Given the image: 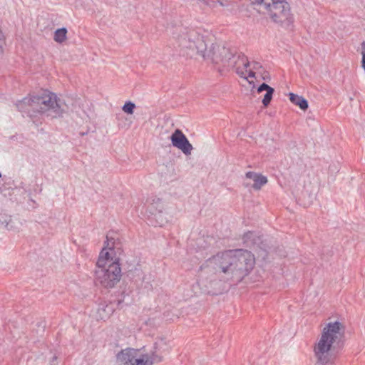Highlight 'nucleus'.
Listing matches in <instances>:
<instances>
[{"mask_svg":"<svg viewBox=\"0 0 365 365\" xmlns=\"http://www.w3.org/2000/svg\"><path fill=\"white\" fill-rule=\"evenodd\" d=\"M254 264V255L245 250L218 252L200 266L197 284L204 292H210V289L216 288L222 274L225 280L240 282Z\"/></svg>","mask_w":365,"mask_h":365,"instance_id":"f257e3e1","label":"nucleus"},{"mask_svg":"<svg viewBox=\"0 0 365 365\" xmlns=\"http://www.w3.org/2000/svg\"><path fill=\"white\" fill-rule=\"evenodd\" d=\"M361 55H362V59H361V67L363 68L364 72H365V41H363L361 43Z\"/></svg>","mask_w":365,"mask_h":365,"instance_id":"aec40b11","label":"nucleus"},{"mask_svg":"<svg viewBox=\"0 0 365 365\" xmlns=\"http://www.w3.org/2000/svg\"><path fill=\"white\" fill-rule=\"evenodd\" d=\"M0 178H1V173H0Z\"/></svg>","mask_w":365,"mask_h":365,"instance_id":"b1692460","label":"nucleus"},{"mask_svg":"<svg viewBox=\"0 0 365 365\" xmlns=\"http://www.w3.org/2000/svg\"><path fill=\"white\" fill-rule=\"evenodd\" d=\"M344 326L339 322H329L313 346L317 365H334L343 346Z\"/></svg>","mask_w":365,"mask_h":365,"instance_id":"f03ea898","label":"nucleus"},{"mask_svg":"<svg viewBox=\"0 0 365 365\" xmlns=\"http://www.w3.org/2000/svg\"><path fill=\"white\" fill-rule=\"evenodd\" d=\"M262 68V66L260 63L257 61H253L252 63H250V67L248 68V73H247V78H255V74L259 72Z\"/></svg>","mask_w":365,"mask_h":365,"instance_id":"dca6fc26","label":"nucleus"},{"mask_svg":"<svg viewBox=\"0 0 365 365\" xmlns=\"http://www.w3.org/2000/svg\"><path fill=\"white\" fill-rule=\"evenodd\" d=\"M147 203V211L154 217H156L158 215L160 217L166 208L165 202L157 196L150 197L148 200Z\"/></svg>","mask_w":365,"mask_h":365,"instance_id":"9b49d317","label":"nucleus"},{"mask_svg":"<svg viewBox=\"0 0 365 365\" xmlns=\"http://www.w3.org/2000/svg\"><path fill=\"white\" fill-rule=\"evenodd\" d=\"M117 359L121 365H147L143 355L139 356V350L131 348L122 350Z\"/></svg>","mask_w":365,"mask_h":365,"instance_id":"6e6552de","label":"nucleus"},{"mask_svg":"<svg viewBox=\"0 0 365 365\" xmlns=\"http://www.w3.org/2000/svg\"><path fill=\"white\" fill-rule=\"evenodd\" d=\"M245 176L248 179H251L253 180L254 184L252 185V187L255 190H259L262 188L263 185L267 184V177L262 175L260 173H255L252 171H249L246 173Z\"/></svg>","mask_w":365,"mask_h":365,"instance_id":"ddd939ff","label":"nucleus"},{"mask_svg":"<svg viewBox=\"0 0 365 365\" xmlns=\"http://www.w3.org/2000/svg\"><path fill=\"white\" fill-rule=\"evenodd\" d=\"M208 58L215 65L219 72L234 69L241 78L247 79L248 68L250 63L242 53L220 44H212Z\"/></svg>","mask_w":365,"mask_h":365,"instance_id":"20e7f679","label":"nucleus"},{"mask_svg":"<svg viewBox=\"0 0 365 365\" xmlns=\"http://www.w3.org/2000/svg\"><path fill=\"white\" fill-rule=\"evenodd\" d=\"M289 100L293 104L299 106L303 110H305L308 108V102L302 96H298L293 93H290Z\"/></svg>","mask_w":365,"mask_h":365,"instance_id":"4468645a","label":"nucleus"},{"mask_svg":"<svg viewBox=\"0 0 365 365\" xmlns=\"http://www.w3.org/2000/svg\"><path fill=\"white\" fill-rule=\"evenodd\" d=\"M217 3H219L221 6H224L223 3L219 0H198L200 6L203 9H206L207 7L214 8L217 6Z\"/></svg>","mask_w":365,"mask_h":365,"instance_id":"f3484780","label":"nucleus"},{"mask_svg":"<svg viewBox=\"0 0 365 365\" xmlns=\"http://www.w3.org/2000/svg\"><path fill=\"white\" fill-rule=\"evenodd\" d=\"M104 247L100 252L96 262L97 269L95 272L96 282L103 287L110 289L114 287L121 278V268L118 259L111 257L110 252L113 250V242L106 236Z\"/></svg>","mask_w":365,"mask_h":365,"instance_id":"39448f33","label":"nucleus"},{"mask_svg":"<svg viewBox=\"0 0 365 365\" xmlns=\"http://www.w3.org/2000/svg\"><path fill=\"white\" fill-rule=\"evenodd\" d=\"M115 305L111 302H102L98 305L96 311V318L98 320H106L113 314Z\"/></svg>","mask_w":365,"mask_h":365,"instance_id":"f8f14e48","label":"nucleus"},{"mask_svg":"<svg viewBox=\"0 0 365 365\" xmlns=\"http://www.w3.org/2000/svg\"><path fill=\"white\" fill-rule=\"evenodd\" d=\"M173 38L183 54L190 57L199 54L205 59L210 60V58H208L210 49L207 51L205 40L197 31L180 28L173 34Z\"/></svg>","mask_w":365,"mask_h":365,"instance_id":"423d86ee","label":"nucleus"},{"mask_svg":"<svg viewBox=\"0 0 365 365\" xmlns=\"http://www.w3.org/2000/svg\"><path fill=\"white\" fill-rule=\"evenodd\" d=\"M16 107L20 112L31 118L38 114H46L51 118L62 117L68 108L62 100L51 92L44 93L41 96L24 98L16 103Z\"/></svg>","mask_w":365,"mask_h":365,"instance_id":"7ed1b4c3","label":"nucleus"},{"mask_svg":"<svg viewBox=\"0 0 365 365\" xmlns=\"http://www.w3.org/2000/svg\"><path fill=\"white\" fill-rule=\"evenodd\" d=\"M135 108V103H132L131 101H128L124 104V106L122 108V110L125 113L131 115L133 113Z\"/></svg>","mask_w":365,"mask_h":365,"instance_id":"a211bd4d","label":"nucleus"},{"mask_svg":"<svg viewBox=\"0 0 365 365\" xmlns=\"http://www.w3.org/2000/svg\"><path fill=\"white\" fill-rule=\"evenodd\" d=\"M4 44H5L4 36V34L2 33V31L0 30V53H1L3 52Z\"/></svg>","mask_w":365,"mask_h":365,"instance_id":"4be33fe9","label":"nucleus"},{"mask_svg":"<svg viewBox=\"0 0 365 365\" xmlns=\"http://www.w3.org/2000/svg\"><path fill=\"white\" fill-rule=\"evenodd\" d=\"M254 235V233L252 232H248L245 233L243 236V239L245 242H247L249 239H250Z\"/></svg>","mask_w":365,"mask_h":365,"instance_id":"5701e85b","label":"nucleus"},{"mask_svg":"<svg viewBox=\"0 0 365 365\" xmlns=\"http://www.w3.org/2000/svg\"><path fill=\"white\" fill-rule=\"evenodd\" d=\"M67 29L64 27L56 29L54 32L53 40L58 43H63L67 39Z\"/></svg>","mask_w":365,"mask_h":365,"instance_id":"2eb2a0df","label":"nucleus"},{"mask_svg":"<svg viewBox=\"0 0 365 365\" xmlns=\"http://www.w3.org/2000/svg\"><path fill=\"white\" fill-rule=\"evenodd\" d=\"M170 351V347L167 343L160 339L154 344L153 349L150 354H143L147 365H153L163 361V354Z\"/></svg>","mask_w":365,"mask_h":365,"instance_id":"1a4fd4ad","label":"nucleus"},{"mask_svg":"<svg viewBox=\"0 0 365 365\" xmlns=\"http://www.w3.org/2000/svg\"><path fill=\"white\" fill-rule=\"evenodd\" d=\"M269 89H273L272 87H270L269 86H268L267 84L263 83L262 84H261L259 88H257V91L259 93H261L264 91H266L267 92L268 90Z\"/></svg>","mask_w":365,"mask_h":365,"instance_id":"412c9836","label":"nucleus"},{"mask_svg":"<svg viewBox=\"0 0 365 365\" xmlns=\"http://www.w3.org/2000/svg\"><path fill=\"white\" fill-rule=\"evenodd\" d=\"M274 89H269L265 93V95L264 96V98L262 99V103H263L264 106L267 107L269 104V103L272 98V95L274 93Z\"/></svg>","mask_w":365,"mask_h":365,"instance_id":"6ab92c4d","label":"nucleus"},{"mask_svg":"<svg viewBox=\"0 0 365 365\" xmlns=\"http://www.w3.org/2000/svg\"><path fill=\"white\" fill-rule=\"evenodd\" d=\"M264 10L272 21L282 26H289L294 21L291 6L287 0H250Z\"/></svg>","mask_w":365,"mask_h":365,"instance_id":"0eeeda50","label":"nucleus"},{"mask_svg":"<svg viewBox=\"0 0 365 365\" xmlns=\"http://www.w3.org/2000/svg\"><path fill=\"white\" fill-rule=\"evenodd\" d=\"M170 140L173 145L181 150L184 154L190 155L191 153L192 145L180 130L176 129L172 134Z\"/></svg>","mask_w":365,"mask_h":365,"instance_id":"9d476101","label":"nucleus"}]
</instances>
